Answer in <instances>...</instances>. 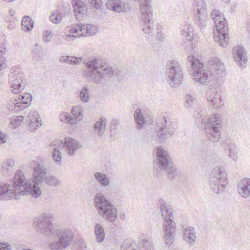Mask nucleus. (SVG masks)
Masks as SVG:
<instances>
[{
    "label": "nucleus",
    "instance_id": "nucleus-1",
    "mask_svg": "<svg viewBox=\"0 0 250 250\" xmlns=\"http://www.w3.org/2000/svg\"><path fill=\"white\" fill-rule=\"evenodd\" d=\"M84 63L86 69L83 76L90 82L99 86H107L111 83L114 71L110 66L102 65L96 59L84 60Z\"/></svg>",
    "mask_w": 250,
    "mask_h": 250
},
{
    "label": "nucleus",
    "instance_id": "nucleus-2",
    "mask_svg": "<svg viewBox=\"0 0 250 250\" xmlns=\"http://www.w3.org/2000/svg\"><path fill=\"white\" fill-rule=\"evenodd\" d=\"M13 183L12 186L6 183L9 190L14 194L12 199H18L20 195H28L37 198L41 195L39 187L33 184V181L31 179L26 180L23 172L21 170H18L15 173Z\"/></svg>",
    "mask_w": 250,
    "mask_h": 250
},
{
    "label": "nucleus",
    "instance_id": "nucleus-3",
    "mask_svg": "<svg viewBox=\"0 0 250 250\" xmlns=\"http://www.w3.org/2000/svg\"><path fill=\"white\" fill-rule=\"evenodd\" d=\"M206 111L201 108H198L194 113V116L196 118L202 120L205 134L208 139L212 142H218L221 136V116L219 114H212L209 118L206 119Z\"/></svg>",
    "mask_w": 250,
    "mask_h": 250
},
{
    "label": "nucleus",
    "instance_id": "nucleus-4",
    "mask_svg": "<svg viewBox=\"0 0 250 250\" xmlns=\"http://www.w3.org/2000/svg\"><path fill=\"white\" fill-rule=\"evenodd\" d=\"M53 147L52 157L56 164L60 166L62 164V154L63 150L70 156H73L78 149L82 146V144L77 140L70 137L65 138L64 140H56L50 144Z\"/></svg>",
    "mask_w": 250,
    "mask_h": 250
},
{
    "label": "nucleus",
    "instance_id": "nucleus-5",
    "mask_svg": "<svg viewBox=\"0 0 250 250\" xmlns=\"http://www.w3.org/2000/svg\"><path fill=\"white\" fill-rule=\"evenodd\" d=\"M157 159L154 165V169L158 174L166 173L169 179H173L178 175V170L174 165L168 152L161 147L157 149Z\"/></svg>",
    "mask_w": 250,
    "mask_h": 250
},
{
    "label": "nucleus",
    "instance_id": "nucleus-6",
    "mask_svg": "<svg viewBox=\"0 0 250 250\" xmlns=\"http://www.w3.org/2000/svg\"><path fill=\"white\" fill-rule=\"evenodd\" d=\"M174 126L172 119L165 117L151 129L150 133L147 134V139L150 141L164 143L169 136L174 134Z\"/></svg>",
    "mask_w": 250,
    "mask_h": 250
},
{
    "label": "nucleus",
    "instance_id": "nucleus-7",
    "mask_svg": "<svg viewBox=\"0 0 250 250\" xmlns=\"http://www.w3.org/2000/svg\"><path fill=\"white\" fill-rule=\"evenodd\" d=\"M94 205L98 214L107 222L113 223L117 218L116 208L102 193H97L94 198Z\"/></svg>",
    "mask_w": 250,
    "mask_h": 250
},
{
    "label": "nucleus",
    "instance_id": "nucleus-8",
    "mask_svg": "<svg viewBox=\"0 0 250 250\" xmlns=\"http://www.w3.org/2000/svg\"><path fill=\"white\" fill-rule=\"evenodd\" d=\"M211 16L213 19L216 30L214 32V39L220 46L226 47L229 40L227 21L224 15L217 9H214L211 12Z\"/></svg>",
    "mask_w": 250,
    "mask_h": 250
},
{
    "label": "nucleus",
    "instance_id": "nucleus-9",
    "mask_svg": "<svg viewBox=\"0 0 250 250\" xmlns=\"http://www.w3.org/2000/svg\"><path fill=\"white\" fill-rule=\"evenodd\" d=\"M187 65L189 71H192L194 82L200 85H208L210 76L207 67L199 60L193 56H189L187 61Z\"/></svg>",
    "mask_w": 250,
    "mask_h": 250
},
{
    "label": "nucleus",
    "instance_id": "nucleus-10",
    "mask_svg": "<svg viewBox=\"0 0 250 250\" xmlns=\"http://www.w3.org/2000/svg\"><path fill=\"white\" fill-rule=\"evenodd\" d=\"M53 215L42 214L34 219L33 224L37 232L46 236L54 237L57 234V228L53 224Z\"/></svg>",
    "mask_w": 250,
    "mask_h": 250
},
{
    "label": "nucleus",
    "instance_id": "nucleus-11",
    "mask_svg": "<svg viewBox=\"0 0 250 250\" xmlns=\"http://www.w3.org/2000/svg\"><path fill=\"white\" fill-rule=\"evenodd\" d=\"M165 79L172 87H178L182 83L183 71L179 62L176 60H169L166 65Z\"/></svg>",
    "mask_w": 250,
    "mask_h": 250
},
{
    "label": "nucleus",
    "instance_id": "nucleus-12",
    "mask_svg": "<svg viewBox=\"0 0 250 250\" xmlns=\"http://www.w3.org/2000/svg\"><path fill=\"white\" fill-rule=\"evenodd\" d=\"M206 67L215 86L222 85L224 82L226 72L221 61L217 58L212 59L208 61Z\"/></svg>",
    "mask_w": 250,
    "mask_h": 250
},
{
    "label": "nucleus",
    "instance_id": "nucleus-13",
    "mask_svg": "<svg viewBox=\"0 0 250 250\" xmlns=\"http://www.w3.org/2000/svg\"><path fill=\"white\" fill-rule=\"evenodd\" d=\"M210 187L214 193L223 192L227 184V173L222 167H217L212 171L210 178Z\"/></svg>",
    "mask_w": 250,
    "mask_h": 250
},
{
    "label": "nucleus",
    "instance_id": "nucleus-14",
    "mask_svg": "<svg viewBox=\"0 0 250 250\" xmlns=\"http://www.w3.org/2000/svg\"><path fill=\"white\" fill-rule=\"evenodd\" d=\"M57 236L58 239L51 243L49 247L52 250H63L69 246L73 241L74 234L72 231L68 229L59 230L57 229Z\"/></svg>",
    "mask_w": 250,
    "mask_h": 250
},
{
    "label": "nucleus",
    "instance_id": "nucleus-15",
    "mask_svg": "<svg viewBox=\"0 0 250 250\" xmlns=\"http://www.w3.org/2000/svg\"><path fill=\"white\" fill-rule=\"evenodd\" d=\"M25 81L24 74L19 70L12 72L9 75V84L13 93L17 94L22 91L25 87Z\"/></svg>",
    "mask_w": 250,
    "mask_h": 250
},
{
    "label": "nucleus",
    "instance_id": "nucleus-16",
    "mask_svg": "<svg viewBox=\"0 0 250 250\" xmlns=\"http://www.w3.org/2000/svg\"><path fill=\"white\" fill-rule=\"evenodd\" d=\"M32 100L31 95L29 93L20 94L14 100H11L8 105L9 111L17 113L21 110H23L27 107Z\"/></svg>",
    "mask_w": 250,
    "mask_h": 250
},
{
    "label": "nucleus",
    "instance_id": "nucleus-17",
    "mask_svg": "<svg viewBox=\"0 0 250 250\" xmlns=\"http://www.w3.org/2000/svg\"><path fill=\"white\" fill-rule=\"evenodd\" d=\"M176 230V224L173 220H169L164 222L163 227V238L165 243L171 246L174 241Z\"/></svg>",
    "mask_w": 250,
    "mask_h": 250
},
{
    "label": "nucleus",
    "instance_id": "nucleus-18",
    "mask_svg": "<svg viewBox=\"0 0 250 250\" xmlns=\"http://www.w3.org/2000/svg\"><path fill=\"white\" fill-rule=\"evenodd\" d=\"M33 164L35 165L33 168V178L31 179L33 181V184L36 186L40 184L43 183L46 178L47 174V169L43 164H40L38 162L34 161Z\"/></svg>",
    "mask_w": 250,
    "mask_h": 250
},
{
    "label": "nucleus",
    "instance_id": "nucleus-19",
    "mask_svg": "<svg viewBox=\"0 0 250 250\" xmlns=\"http://www.w3.org/2000/svg\"><path fill=\"white\" fill-rule=\"evenodd\" d=\"M232 54L237 65L241 68H245L247 64L248 57L245 48L241 45L235 46L233 48Z\"/></svg>",
    "mask_w": 250,
    "mask_h": 250
},
{
    "label": "nucleus",
    "instance_id": "nucleus-20",
    "mask_svg": "<svg viewBox=\"0 0 250 250\" xmlns=\"http://www.w3.org/2000/svg\"><path fill=\"white\" fill-rule=\"evenodd\" d=\"M152 0L143 1L140 6L141 21H153V10L151 6Z\"/></svg>",
    "mask_w": 250,
    "mask_h": 250
},
{
    "label": "nucleus",
    "instance_id": "nucleus-21",
    "mask_svg": "<svg viewBox=\"0 0 250 250\" xmlns=\"http://www.w3.org/2000/svg\"><path fill=\"white\" fill-rule=\"evenodd\" d=\"M106 6L108 9L120 13L121 12H127L131 8L128 3H123L120 0H110L107 2Z\"/></svg>",
    "mask_w": 250,
    "mask_h": 250
},
{
    "label": "nucleus",
    "instance_id": "nucleus-22",
    "mask_svg": "<svg viewBox=\"0 0 250 250\" xmlns=\"http://www.w3.org/2000/svg\"><path fill=\"white\" fill-rule=\"evenodd\" d=\"M206 97L210 104H212L214 108H220L224 104L220 94L215 89H208Z\"/></svg>",
    "mask_w": 250,
    "mask_h": 250
},
{
    "label": "nucleus",
    "instance_id": "nucleus-23",
    "mask_svg": "<svg viewBox=\"0 0 250 250\" xmlns=\"http://www.w3.org/2000/svg\"><path fill=\"white\" fill-rule=\"evenodd\" d=\"M237 190L239 195L244 198L250 196V178H244L238 183Z\"/></svg>",
    "mask_w": 250,
    "mask_h": 250
},
{
    "label": "nucleus",
    "instance_id": "nucleus-24",
    "mask_svg": "<svg viewBox=\"0 0 250 250\" xmlns=\"http://www.w3.org/2000/svg\"><path fill=\"white\" fill-rule=\"evenodd\" d=\"M72 31H79L81 36H91L95 34L98 31L97 27L92 24H76V26H74L72 28Z\"/></svg>",
    "mask_w": 250,
    "mask_h": 250
},
{
    "label": "nucleus",
    "instance_id": "nucleus-25",
    "mask_svg": "<svg viewBox=\"0 0 250 250\" xmlns=\"http://www.w3.org/2000/svg\"><path fill=\"white\" fill-rule=\"evenodd\" d=\"M160 208L162 216L164 218V222H166L169 220H173V215L172 209L167 202L164 201L161 202Z\"/></svg>",
    "mask_w": 250,
    "mask_h": 250
},
{
    "label": "nucleus",
    "instance_id": "nucleus-26",
    "mask_svg": "<svg viewBox=\"0 0 250 250\" xmlns=\"http://www.w3.org/2000/svg\"><path fill=\"white\" fill-rule=\"evenodd\" d=\"M106 118L104 117H100L94 124L93 129L94 133L98 137H102L104 133L106 126Z\"/></svg>",
    "mask_w": 250,
    "mask_h": 250
},
{
    "label": "nucleus",
    "instance_id": "nucleus-27",
    "mask_svg": "<svg viewBox=\"0 0 250 250\" xmlns=\"http://www.w3.org/2000/svg\"><path fill=\"white\" fill-rule=\"evenodd\" d=\"M196 235L193 228L188 226L183 229V239L190 246H193L195 242Z\"/></svg>",
    "mask_w": 250,
    "mask_h": 250
},
{
    "label": "nucleus",
    "instance_id": "nucleus-28",
    "mask_svg": "<svg viewBox=\"0 0 250 250\" xmlns=\"http://www.w3.org/2000/svg\"><path fill=\"white\" fill-rule=\"evenodd\" d=\"M13 193L9 190L6 183L0 181V201H7L12 200Z\"/></svg>",
    "mask_w": 250,
    "mask_h": 250
},
{
    "label": "nucleus",
    "instance_id": "nucleus-29",
    "mask_svg": "<svg viewBox=\"0 0 250 250\" xmlns=\"http://www.w3.org/2000/svg\"><path fill=\"white\" fill-rule=\"evenodd\" d=\"M72 5L75 15L77 18H80L86 14L87 8L83 2L79 0H73Z\"/></svg>",
    "mask_w": 250,
    "mask_h": 250
},
{
    "label": "nucleus",
    "instance_id": "nucleus-30",
    "mask_svg": "<svg viewBox=\"0 0 250 250\" xmlns=\"http://www.w3.org/2000/svg\"><path fill=\"white\" fill-rule=\"evenodd\" d=\"M71 113L72 114L70 119L71 125L76 124L83 118V109L80 106H73L71 109Z\"/></svg>",
    "mask_w": 250,
    "mask_h": 250
},
{
    "label": "nucleus",
    "instance_id": "nucleus-31",
    "mask_svg": "<svg viewBox=\"0 0 250 250\" xmlns=\"http://www.w3.org/2000/svg\"><path fill=\"white\" fill-rule=\"evenodd\" d=\"M96 181L102 187H106L110 184V180L107 175L102 172H96L94 174Z\"/></svg>",
    "mask_w": 250,
    "mask_h": 250
},
{
    "label": "nucleus",
    "instance_id": "nucleus-32",
    "mask_svg": "<svg viewBox=\"0 0 250 250\" xmlns=\"http://www.w3.org/2000/svg\"><path fill=\"white\" fill-rule=\"evenodd\" d=\"M208 154L207 150L203 147L196 146L195 153L193 154V158L200 163L206 162Z\"/></svg>",
    "mask_w": 250,
    "mask_h": 250
},
{
    "label": "nucleus",
    "instance_id": "nucleus-33",
    "mask_svg": "<svg viewBox=\"0 0 250 250\" xmlns=\"http://www.w3.org/2000/svg\"><path fill=\"white\" fill-rule=\"evenodd\" d=\"M194 15L197 16L201 14H207L206 8V4L203 0H196L194 4Z\"/></svg>",
    "mask_w": 250,
    "mask_h": 250
},
{
    "label": "nucleus",
    "instance_id": "nucleus-34",
    "mask_svg": "<svg viewBox=\"0 0 250 250\" xmlns=\"http://www.w3.org/2000/svg\"><path fill=\"white\" fill-rule=\"evenodd\" d=\"M2 169L3 172L10 173L15 169V162L11 158L6 159L2 162Z\"/></svg>",
    "mask_w": 250,
    "mask_h": 250
},
{
    "label": "nucleus",
    "instance_id": "nucleus-35",
    "mask_svg": "<svg viewBox=\"0 0 250 250\" xmlns=\"http://www.w3.org/2000/svg\"><path fill=\"white\" fill-rule=\"evenodd\" d=\"M181 34L185 39L191 42L193 37V28L191 24H187L183 26Z\"/></svg>",
    "mask_w": 250,
    "mask_h": 250
},
{
    "label": "nucleus",
    "instance_id": "nucleus-36",
    "mask_svg": "<svg viewBox=\"0 0 250 250\" xmlns=\"http://www.w3.org/2000/svg\"><path fill=\"white\" fill-rule=\"evenodd\" d=\"M76 24L71 25L65 29L66 34L64 36L63 38L65 40L71 41L77 37L81 36L79 31L74 32L72 31L71 28H73L74 26H76Z\"/></svg>",
    "mask_w": 250,
    "mask_h": 250
},
{
    "label": "nucleus",
    "instance_id": "nucleus-37",
    "mask_svg": "<svg viewBox=\"0 0 250 250\" xmlns=\"http://www.w3.org/2000/svg\"><path fill=\"white\" fill-rule=\"evenodd\" d=\"M43 183L51 187L60 186L62 184V181L59 178L51 175H48Z\"/></svg>",
    "mask_w": 250,
    "mask_h": 250
},
{
    "label": "nucleus",
    "instance_id": "nucleus-38",
    "mask_svg": "<svg viewBox=\"0 0 250 250\" xmlns=\"http://www.w3.org/2000/svg\"><path fill=\"white\" fill-rule=\"evenodd\" d=\"M94 233L96 236V241L100 243L102 242L105 238V234L104 229L101 225L96 224Z\"/></svg>",
    "mask_w": 250,
    "mask_h": 250
},
{
    "label": "nucleus",
    "instance_id": "nucleus-39",
    "mask_svg": "<svg viewBox=\"0 0 250 250\" xmlns=\"http://www.w3.org/2000/svg\"><path fill=\"white\" fill-rule=\"evenodd\" d=\"M34 25V22L31 18L29 16H24L21 22V28L24 31H31Z\"/></svg>",
    "mask_w": 250,
    "mask_h": 250
},
{
    "label": "nucleus",
    "instance_id": "nucleus-40",
    "mask_svg": "<svg viewBox=\"0 0 250 250\" xmlns=\"http://www.w3.org/2000/svg\"><path fill=\"white\" fill-rule=\"evenodd\" d=\"M134 116L135 121L137 124V128L138 129H141L145 123V119L141 109H137L134 113Z\"/></svg>",
    "mask_w": 250,
    "mask_h": 250
},
{
    "label": "nucleus",
    "instance_id": "nucleus-41",
    "mask_svg": "<svg viewBox=\"0 0 250 250\" xmlns=\"http://www.w3.org/2000/svg\"><path fill=\"white\" fill-rule=\"evenodd\" d=\"M121 250H138L136 244L131 239H125L121 246Z\"/></svg>",
    "mask_w": 250,
    "mask_h": 250
},
{
    "label": "nucleus",
    "instance_id": "nucleus-42",
    "mask_svg": "<svg viewBox=\"0 0 250 250\" xmlns=\"http://www.w3.org/2000/svg\"><path fill=\"white\" fill-rule=\"evenodd\" d=\"M138 244L142 250H154L153 243L150 239L143 238Z\"/></svg>",
    "mask_w": 250,
    "mask_h": 250
},
{
    "label": "nucleus",
    "instance_id": "nucleus-43",
    "mask_svg": "<svg viewBox=\"0 0 250 250\" xmlns=\"http://www.w3.org/2000/svg\"><path fill=\"white\" fill-rule=\"evenodd\" d=\"M196 23L199 26L200 28H205L207 24L208 19L207 14H201L194 16Z\"/></svg>",
    "mask_w": 250,
    "mask_h": 250
},
{
    "label": "nucleus",
    "instance_id": "nucleus-44",
    "mask_svg": "<svg viewBox=\"0 0 250 250\" xmlns=\"http://www.w3.org/2000/svg\"><path fill=\"white\" fill-rule=\"evenodd\" d=\"M79 98L82 102L87 103L89 101V92L87 87H83L79 92Z\"/></svg>",
    "mask_w": 250,
    "mask_h": 250
},
{
    "label": "nucleus",
    "instance_id": "nucleus-45",
    "mask_svg": "<svg viewBox=\"0 0 250 250\" xmlns=\"http://www.w3.org/2000/svg\"><path fill=\"white\" fill-rule=\"evenodd\" d=\"M142 27V31L146 34L152 33L154 27L153 21L140 22Z\"/></svg>",
    "mask_w": 250,
    "mask_h": 250
},
{
    "label": "nucleus",
    "instance_id": "nucleus-46",
    "mask_svg": "<svg viewBox=\"0 0 250 250\" xmlns=\"http://www.w3.org/2000/svg\"><path fill=\"white\" fill-rule=\"evenodd\" d=\"M6 52V48L2 44L0 45V70H2L6 67V60L3 55Z\"/></svg>",
    "mask_w": 250,
    "mask_h": 250
},
{
    "label": "nucleus",
    "instance_id": "nucleus-47",
    "mask_svg": "<svg viewBox=\"0 0 250 250\" xmlns=\"http://www.w3.org/2000/svg\"><path fill=\"white\" fill-rule=\"evenodd\" d=\"M23 119V116H17L11 121L10 124L14 128H17L21 124Z\"/></svg>",
    "mask_w": 250,
    "mask_h": 250
},
{
    "label": "nucleus",
    "instance_id": "nucleus-48",
    "mask_svg": "<svg viewBox=\"0 0 250 250\" xmlns=\"http://www.w3.org/2000/svg\"><path fill=\"white\" fill-rule=\"evenodd\" d=\"M50 21L54 23H59L62 20V14L59 12H53L50 16Z\"/></svg>",
    "mask_w": 250,
    "mask_h": 250
},
{
    "label": "nucleus",
    "instance_id": "nucleus-49",
    "mask_svg": "<svg viewBox=\"0 0 250 250\" xmlns=\"http://www.w3.org/2000/svg\"><path fill=\"white\" fill-rule=\"evenodd\" d=\"M59 117L61 122L71 124V122H70L71 116H70L68 113L62 112L60 114Z\"/></svg>",
    "mask_w": 250,
    "mask_h": 250
},
{
    "label": "nucleus",
    "instance_id": "nucleus-50",
    "mask_svg": "<svg viewBox=\"0 0 250 250\" xmlns=\"http://www.w3.org/2000/svg\"><path fill=\"white\" fill-rule=\"evenodd\" d=\"M229 156L232 160L235 161L237 159V152L236 150V148L235 146L232 145L229 146Z\"/></svg>",
    "mask_w": 250,
    "mask_h": 250
},
{
    "label": "nucleus",
    "instance_id": "nucleus-51",
    "mask_svg": "<svg viewBox=\"0 0 250 250\" xmlns=\"http://www.w3.org/2000/svg\"><path fill=\"white\" fill-rule=\"evenodd\" d=\"M195 98L190 94H186L185 95V102L187 107L192 106L194 103Z\"/></svg>",
    "mask_w": 250,
    "mask_h": 250
},
{
    "label": "nucleus",
    "instance_id": "nucleus-52",
    "mask_svg": "<svg viewBox=\"0 0 250 250\" xmlns=\"http://www.w3.org/2000/svg\"><path fill=\"white\" fill-rule=\"evenodd\" d=\"M91 7L96 9L100 8L102 5V0H88Z\"/></svg>",
    "mask_w": 250,
    "mask_h": 250
},
{
    "label": "nucleus",
    "instance_id": "nucleus-53",
    "mask_svg": "<svg viewBox=\"0 0 250 250\" xmlns=\"http://www.w3.org/2000/svg\"><path fill=\"white\" fill-rule=\"evenodd\" d=\"M51 33V31L49 30H46L44 32L43 40L46 43H48L51 41L52 38V35Z\"/></svg>",
    "mask_w": 250,
    "mask_h": 250
},
{
    "label": "nucleus",
    "instance_id": "nucleus-54",
    "mask_svg": "<svg viewBox=\"0 0 250 250\" xmlns=\"http://www.w3.org/2000/svg\"><path fill=\"white\" fill-rule=\"evenodd\" d=\"M42 125V122L34 123L30 121L28 123L29 130L31 131L35 130Z\"/></svg>",
    "mask_w": 250,
    "mask_h": 250
},
{
    "label": "nucleus",
    "instance_id": "nucleus-55",
    "mask_svg": "<svg viewBox=\"0 0 250 250\" xmlns=\"http://www.w3.org/2000/svg\"><path fill=\"white\" fill-rule=\"evenodd\" d=\"M81 61V58H78L76 57L69 56L67 63L70 64H77L80 62Z\"/></svg>",
    "mask_w": 250,
    "mask_h": 250
},
{
    "label": "nucleus",
    "instance_id": "nucleus-56",
    "mask_svg": "<svg viewBox=\"0 0 250 250\" xmlns=\"http://www.w3.org/2000/svg\"><path fill=\"white\" fill-rule=\"evenodd\" d=\"M77 244L81 249V250H85L86 248L85 242L82 239H78L77 242Z\"/></svg>",
    "mask_w": 250,
    "mask_h": 250
},
{
    "label": "nucleus",
    "instance_id": "nucleus-57",
    "mask_svg": "<svg viewBox=\"0 0 250 250\" xmlns=\"http://www.w3.org/2000/svg\"><path fill=\"white\" fill-rule=\"evenodd\" d=\"M39 117V115L36 111H31L27 116V121L30 120V119H34V118H38Z\"/></svg>",
    "mask_w": 250,
    "mask_h": 250
},
{
    "label": "nucleus",
    "instance_id": "nucleus-58",
    "mask_svg": "<svg viewBox=\"0 0 250 250\" xmlns=\"http://www.w3.org/2000/svg\"><path fill=\"white\" fill-rule=\"evenodd\" d=\"M10 245L6 243H0V250H11Z\"/></svg>",
    "mask_w": 250,
    "mask_h": 250
},
{
    "label": "nucleus",
    "instance_id": "nucleus-59",
    "mask_svg": "<svg viewBox=\"0 0 250 250\" xmlns=\"http://www.w3.org/2000/svg\"><path fill=\"white\" fill-rule=\"evenodd\" d=\"M246 26L247 31L250 36V16L248 17L246 21Z\"/></svg>",
    "mask_w": 250,
    "mask_h": 250
},
{
    "label": "nucleus",
    "instance_id": "nucleus-60",
    "mask_svg": "<svg viewBox=\"0 0 250 250\" xmlns=\"http://www.w3.org/2000/svg\"><path fill=\"white\" fill-rule=\"evenodd\" d=\"M33 53L34 54V57L37 60L42 59V55L40 54V52L37 49H36V50H33Z\"/></svg>",
    "mask_w": 250,
    "mask_h": 250
},
{
    "label": "nucleus",
    "instance_id": "nucleus-61",
    "mask_svg": "<svg viewBox=\"0 0 250 250\" xmlns=\"http://www.w3.org/2000/svg\"><path fill=\"white\" fill-rule=\"evenodd\" d=\"M69 56H62L60 57L59 61L62 63L66 62L67 63Z\"/></svg>",
    "mask_w": 250,
    "mask_h": 250
},
{
    "label": "nucleus",
    "instance_id": "nucleus-62",
    "mask_svg": "<svg viewBox=\"0 0 250 250\" xmlns=\"http://www.w3.org/2000/svg\"><path fill=\"white\" fill-rule=\"evenodd\" d=\"M6 142V138L4 134L1 132L0 133V144H3Z\"/></svg>",
    "mask_w": 250,
    "mask_h": 250
},
{
    "label": "nucleus",
    "instance_id": "nucleus-63",
    "mask_svg": "<svg viewBox=\"0 0 250 250\" xmlns=\"http://www.w3.org/2000/svg\"><path fill=\"white\" fill-rule=\"evenodd\" d=\"M165 37L164 34L162 32H158L156 35V38L158 40L162 41Z\"/></svg>",
    "mask_w": 250,
    "mask_h": 250
},
{
    "label": "nucleus",
    "instance_id": "nucleus-64",
    "mask_svg": "<svg viewBox=\"0 0 250 250\" xmlns=\"http://www.w3.org/2000/svg\"><path fill=\"white\" fill-rule=\"evenodd\" d=\"M30 121H33V122L34 123L42 122V121L39 117L38 118H34V119H30V120L28 121V122L29 123Z\"/></svg>",
    "mask_w": 250,
    "mask_h": 250
}]
</instances>
